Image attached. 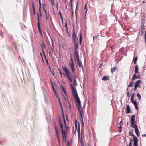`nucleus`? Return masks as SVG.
Returning a JSON list of instances; mask_svg holds the SVG:
<instances>
[{"mask_svg": "<svg viewBox=\"0 0 146 146\" xmlns=\"http://www.w3.org/2000/svg\"><path fill=\"white\" fill-rule=\"evenodd\" d=\"M135 115H133L131 116V125L133 128L135 129L136 127H137V126L136 125V122L135 121Z\"/></svg>", "mask_w": 146, "mask_h": 146, "instance_id": "nucleus-1", "label": "nucleus"}, {"mask_svg": "<svg viewBox=\"0 0 146 146\" xmlns=\"http://www.w3.org/2000/svg\"><path fill=\"white\" fill-rule=\"evenodd\" d=\"M69 66L71 68L72 72H74L75 70L74 67V64L71 56V60L69 61Z\"/></svg>", "mask_w": 146, "mask_h": 146, "instance_id": "nucleus-2", "label": "nucleus"}, {"mask_svg": "<svg viewBox=\"0 0 146 146\" xmlns=\"http://www.w3.org/2000/svg\"><path fill=\"white\" fill-rule=\"evenodd\" d=\"M37 15L38 17V22L37 23V25L38 29V31L41 35H42V31L40 22L39 15V13H37Z\"/></svg>", "mask_w": 146, "mask_h": 146, "instance_id": "nucleus-3", "label": "nucleus"}, {"mask_svg": "<svg viewBox=\"0 0 146 146\" xmlns=\"http://www.w3.org/2000/svg\"><path fill=\"white\" fill-rule=\"evenodd\" d=\"M37 15L38 17V22L37 23V25L38 29V31L41 35H42V31L40 22L39 15V13H37Z\"/></svg>", "mask_w": 146, "mask_h": 146, "instance_id": "nucleus-4", "label": "nucleus"}, {"mask_svg": "<svg viewBox=\"0 0 146 146\" xmlns=\"http://www.w3.org/2000/svg\"><path fill=\"white\" fill-rule=\"evenodd\" d=\"M131 135L133 136V138L134 140V146H138V139L137 137L133 134H132Z\"/></svg>", "mask_w": 146, "mask_h": 146, "instance_id": "nucleus-5", "label": "nucleus"}, {"mask_svg": "<svg viewBox=\"0 0 146 146\" xmlns=\"http://www.w3.org/2000/svg\"><path fill=\"white\" fill-rule=\"evenodd\" d=\"M62 69L63 71L65 73V75L66 77H68L70 76V73L66 67H62Z\"/></svg>", "mask_w": 146, "mask_h": 146, "instance_id": "nucleus-6", "label": "nucleus"}, {"mask_svg": "<svg viewBox=\"0 0 146 146\" xmlns=\"http://www.w3.org/2000/svg\"><path fill=\"white\" fill-rule=\"evenodd\" d=\"M73 96H74V97L75 98L76 101V102H77V104H78V106H79V107L81 106V102H80V100L78 96V94H77V95H75V96L74 95Z\"/></svg>", "mask_w": 146, "mask_h": 146, "instance_id": "nucleus-7", "label": "nucleus"}, {"mask_svg": "<svg viewBox=\"0 0 146 146\" xmlns=\"http://www.w3.org/2000/svg\"><path fill=\"white\" fill-rule=\"evenodd\" d=\"M70 85L73 95H77V94H78L76 88L75 87H74V86H72V84H71Z\"/></svg>", "mask_w": 146, "mask_h": 146, "instance_id": "nucleus-8", "label": "nucleus"}, {"mask_svg": "<svg viewBox=\"0 0 146 146\" xmlns=\"http://www.w3.org/2000/svg\"><path fill=\"white\" fill-rule=\"evenodd\" d=\"M73 39V40L74 42H78V39L77 38L75 33L74 31H73L72 34Z\"/></svg>", "mask_w": 146, "mask_h": 146, "instance_id": "nucleus-9", "label": "nucleus"}, {"mask_svg": "<svg viewBox=\"0 0 146 146\" xmlns=\"http://www.w3.org/2000/svg\"><path fill=\"white\" fill-rule=\"evenodd\" d=\"M136 74H135V73L134 75L133 76L132 78V81H134L135 79H139L140 78V74L138 75H138H137Z\"/></svg>", "mask_w": 146, "mask_h": 146, "instance_id": "nucleus-10", "label": "nucleus"}, {"mask_svg": "<svg viewBox=\"0 0 146 146\" xmlns=\"http://www.w3.org/2000/svg\"><path fill=\"white\" fill-rule=\"evenodd\" d=\"M66 130H64V129L62 130V134L63 135V139L64 140H66V137H67V135L66 134Z\"/></svg>", "mask_w": 146, "mask_h": 146, "instance_id": "nucleus-11", "label": "nucleus"}, {"mask_svg": "<svg viewBox=\"0 0 146 146\" xmlns=\"http://www.w3.org/2000/svg\"><path fill=\"white\" fill-rule=\"evenodd\" d=\"M74 60L76 62L79 60V54H74Z\"/></svg>", "mask_w": 146, "mask_h": 146, "instance_id": "nucleus-12", "label": "nucleus"}, {"mask_svg": "<svg viewBox=\"0 0 146 146\" xmlns=\"http://www.w3.org/2000/svg\"><path fill=\"white\" fill-rule=\"evenodd\" d=\"M126 113H130V108L129 106V105H126Z\"/></svg>", "mask_w": 146, "mask_h": 146, "instance_id": "nucleus-13", "label": "nucleus"}, {"mask_svg": "<svg viewBox=\"0 0 146 146\" xmlns=\"http://www.w3.org/2000/svg\"><path fill=\"white\" fill-rule=\"evenodd\" d=\"M139 68L137 65H136L135 66V74H138V75H139L140 72H138Z\"/></svg>", "mask_w": 146, "mask_h": 146, "instance_id": "nucleus-14", "label": "nucleus"}, {"mask_svg": "<svg viewBox=\"0 0 146 146\" xmlns=\"http://www.w3.org/2000/svg\"><path fill=\"white\" fill-rule=\"evenodd\" d=\"M55 131L56 132V134L57 136L58 139V140L59 142H60L59 139V134H58V127L56 125H55Z\"/></svg>", "mask_w": 146, "mask_h": 146, "instance_id": "nucleus-15", "label": "nucleus"}, {"mask_svg": "<svg viewBox=\"0 0 146 146\" xmlns=\"http://www.w3.org/2000/svg\"><path fill=\"white\" fill-rule=\"evenodd\" d=\"M40 45H41L42 52L44 54V55L45 54L44 51V49H43V47H44V48H45L46 47L44 43L43 42H42V44H40Z\"/></svg>", "mask_w": 146, "mask_h": 146, "instance_id": "nucleus-16", "label": "nucleus"}, {"mask_svg": "<svg viewBox=\"0 0 146 146\" xmlns=\"http://www.w3.org/2000/svg\"><path fill=\"white\" fill-rule=\"evenodd\" d=\"M141 80H139L137 81L135 83V84H134L135 86H136L137 87H139L140 88L141 86L139 84L141 82Z\"/></svg>", "mask_w": 146, "mask_h": 146, "instance_id": "nucleus-17", "label": "nucleus"}, {"mask_svg": "<svg viewBox=\"0 0 146 146\" xmlns=\"http://www.w3.org/2000/svg\"><path fill=\"white\" fill-rule=\"evenodd\" d=\"M78 110L80 112V117H81V120H83V116L82 115V113L81 110H80V107H79V106H78Z\"/></svg>", "mask_w": 146, "mask_h": 146, "instance_id": "nucleus-18", "label": "nucleus"}, {"mask_svg": "<svg viewBox=\"0 0 146 146\" xmlns=\"http://www.w3.org/2000/svg\"><path fill=\"white\" fill-rule=\"evenodd\" d=\"M135 130L137 135L138 137H139L140 135V134L137 127H136V128H135Z\"/></svg>", "mask_w": 146, "mask_h": 146, "instance_id": "nucleus-19", "label": "nucleus"}, {"mask_svg": "<svg viewBox=\"0 0 146 146\" xmlns=\"http://www.w3.org/2000/svg\"><path fill=\"white\" fill-rule=\"evenodd\" d=\"M109 78L108 76H104L102 78V80H103L107 81L109 79Z\"/></svg>", "mask_w": 146, "mask_h": 146, "instance_id": "nucleus-20", "label": "nucleus"}, {"mask_svg": "<svg viewBox=\"0 0 146 146\" xmlns=\"http://www.w3.org/2000/svg\"><path fill=\"white\" fill-rule=\"evenodd\" d=\"M79 35L80 36V38H79V42H80V45L81 44V43L82 41V36L81 35V34L80 33L79 34Z\"/></svg>", "mask_w": 146, "mask_h": 146, "instance_id": "nucleus-21", "label": "nucleus"}, {"mask_svg": "<svg viewBox=\"0 0 146 146\" xmlns=\"http://www.w3.org/2000/svg\"><path fill=\"white\" fill-rule=\"evenodd\" d=\"M145 29V27L144 25H142L141 27V32L143 34Z\"/></svg>", "mask_w": 146, "mask_h": 146, "instance_id": "nucleus-22", "label": "nucleus"}, {"mask_svg": "<svg viewBox=\"0 0 146 146\" xmlns=\"http://www.w3.org/2000/svg\"><path fill=\"white\" fill-rule=\"evenodd\" d=\"M78 62V65L80 67H82V65L81 61L79 60H77Z\"/></svg>", "mask_w": 146, "mask_h": 146, "instance_id": "nucleus-23", "label": "nucleus"}, {"mask_svg": "<svg viewBox=\"0 0 146 146\" xmlns=\"http://www.w3.org/2000/svg\"><path fill=\"white\" fill-rule=\"evenodd\" d=\"M77 131L78 134V137H80V124L78 123V128L77 130Z\"/></svg>", "mask_w": 146, "mask_h": 146, "instance_id": "nucleus-24", "label": "nucleus"}, {"mask_svg": "<svg viewBox=\"0 0 146 146\" xmlns=\"http://www.w3.org/2000/svg\"><path fill=\"white\" fill-rule=\"evenodd\" d=\"M134 82H133L132 80L131 81L128 85V87H131L132 86V85L134 83Z\"/></svg>", "mask_w": 146, "mask_h": 146, "instance_id": "nucleus-25", "label": "nucleus"}, {"mask_svg": "<svg viewBox=\"0 0 146 146\" xmlns=\"http://www.w3.org/2000/svg\"><path fill=\"white\" fill-rule=\"evenodd\" d=\"M117 68L116 67H114L113 68L111 69V72L112 73H113L116 69Z\"/></svg>", "mask_w": 146, "mask_h": 146, "instance_id": "nucleus-26", "label": "nucleus"}, {"mask_svg": "<svg viewBox=\"0 0 146 146\" xmlns=\"http://www.w3.org/2000/svg\"><path fill=\"white\" fill-rule=\"evenodd\" d=\"M78 42H74L75 46L74 49H78Z\"/></svg>", "mask_w": 146, "mask_h": 146, "instance_id": "nucleus-27", "label": "nucleus"}, {"mask_svg": "<svg viewBox=\"0 0 146 146\" xmlns=\"http://www.w3.org/2000/svg\"><path fill=\"white\" fill-rule=\"evenodd\" d=\"M73 85L75 86L77 85V84L76 80L73 81Z\"/></svg>", "mask_w": 146, "mask_h": 146, "instance_id": "nucleus-28", "label": "nucleus"}, {"mask_svg": "<svg viewBox=\"0 0 146 146\" xmlns=\"http://www.w3.org/2000/svg\"><path fill=\"white\" fill-rule=\"evenodd\" d=\"M137 96L138 97V98L139 99V101L141 100V96L140 94L139 93L137 94Z\"/></svg>", "mask_w": 146, "mask_h": 146, "instance_id": "nucleus-29", "label": "nucleus"}, {"mask_svg": "<svg viewBox=\"0 0 146 146\" xmlns=\"http://www.w3.org/2000/svg\"><path fill=\"white\" fill-rule=\"evenodd\" d=\"M62 90L63 91V92L65 93V94L66 95H67V94H66V91L65 90L63 86L62 88Z\"/></svg>", "mask_w": 146, "mask_h": 146, "instance_id": "nucleus-30", "label": "nucleus"}, {"mask_svg": "<svg viewBox=\"0 0 146 146\" xmlns=\"http://www.w3.org/2000/svg\"><path fill=\"white\" fill-rule=\"evenodd\" d=\"M137 57H136L135 58H134V63L135 64H136V62L137 59Z\"/></svg>", "mask_w": 146, "mask_h": 146, "instance_id": "nucleus-31", "label": "nucleus"}, {"mask_svg": "<svg viewBox=\"0 0 146 146\" xmlns=\"http://www.w3.org/2000/svg\"><path fill=\"white\" fill-rule=\"evenodd\" d=\"M134 105V106L137 105V102L136 101H132L131 102Z\"/></svg>", "mask_w": 146, "mask_h": 146, "instance_id": "nucleus-32", "label": "nucleus"}, {"mask_svg": "<svg viewBox=\"0 0 146 146\" xmlns=\"http://www.w3.org/2000/svg\"><path fill=\"white\" fill-rule=\"evenodd\" d=\"M69 127H68L67 125L64 126V128L65 129H66V132H68V128H69Z\"/></svg>", "mask_w": 146, "mask_h": 146, "instance_id": "nucleus-33", "label": "nucleus"}, {"mask_svg": "<svg viewBox=\"0 0 146 146\" xmlns=\"http://www.w3.org/2000/svg\"><path fill=\"white\" fill-rule=\"evenodd\" d=\"M130 142L129 143V146H132V139H130Z\"/></svg>", "mask_w": 146, "mask_h": 146, "instance_id": "nucleus-34", "label": "nucleus"}, {"mask_svg": "<svg viewBox=\"0 0 146 146\" xmlns=\"http://www.w3.org/2000/svg\"><path fill=\"white\" fill-rule=\"evenodd\" d=\"M74 54H78L77 49H74Z\"/></svg>", "mask_w": 146, "mask_h": 146, "instance_id": "nucleus-35", "label": "nucleus"}, {"mask_svg": "<svg viewBox=\"0 0 146 146\" xmlns=\"http://www.w3.org/2000/svg\"><path fill=\"white\" fill-rule=\"evenodd\" d=\"M63 119H64V126L67 125H66V122L65 118L64 117V115L63 114Z\"/></svg>", "mask_w": 146, "mask_h": 146, "instance_id": "nucleus-36", "label": "nucleus"}, {"mask_svg": "<svg viewBox=\"0 0 146 146\" xmlns=\"http://www.w3.org/2000/svg\"><path fill=\"white\" fill-rule=\"evenodd\" d=\"M68 79L69 81L70 82H72V78H71L70 76H69V77H68Z\"/></svg>", "mask_w": 146, "mask_h": 146, "instance_id": "nucleus-37", "label": "nucleus"}, {"mask_svg": "<svg viewBox=\"0 0 146 146\" xmlns=\"http://www.w3.org/2000/svg\"><path fill=\"white\" fill-rule=\"evenodd\" d=\"M58 13L59 14L60 17H62V14L61 13V11H59L58 12Z\"/></svg>", "mask_w": 146, "mask_h": 146, "instance_id": "nucleus-38", "label": "nucleus"}, {"mask_svg": "<svg viewBox=\"0 0 146 146\" xmlns=\"http://www.w3.org/2000/svg\"><path fill=\"white\" fill-rule=\"evenodd\" d=\"M60 127L61 128V130H62V129H63V126L62 125V123H60Z\"/></svg>", "mask_w": 146, "mask_h": 146, "instance_id": "nucleus-39", "label": "nucleus"}, {"mask_svg": "<svg viewBox=\"0 0 146 146\" xmlns=\"http://www.w3.org/2000/svg\"><path fill=\"white\" fill-rule=\"evenodd\" d=\"M65 27L66 28V29H67V31H68V27L66 22L65 23Z\"/></svg>", "mask_w": 146, "mask_h": 146, "instance_id": "nucleus-40", "label": "nucleus"}, {"mask_svg": "<svg viewBox=\"0 0 146 146\" xmlns=\"http://www.w3.org/2000/svg\"><path fill=\"white\" fill-rule=\"evenodd\" d=\"M81 124L83 127H84V122H83V120H81Z\"/></svg>", "mask_w": 146, "mask_h": 146, "instance_id": "nucleus-41", "label": "nucleus"}, {"mask_svg": "<svg viewBox=\"0 0 146 146\" xmlns=\"http://www.w3.org/2000/svg\"><path fill=\"white\" fill-rule=\"evenodd\" d=\"M134 87L133 89V91H135L137 89V87L135 85H134Z\"/></svg>", "mask_w": 146, "mask_h": 146, "instance_id": "nucleus-42", "label": "nucleus"}, {"mask_svg": "<svg viewBox=\"0 0 146 146\" xmlns=\"http://www.w3.org/2000/svg\"><path fill=\"white\" fill-rule=\"evenodd\" d=\"M58 70L60 72V76L61 77H62V73L60 69H59L58 68Z\"/></svg>", "mask_w": 146, "mask_h": 146, "instance_id": "nucleus-43", "label": "nucleus"}, {"mask_svg": "<svg viewBox=\"0 0 146 146\" xmlns=\"http://www.w3.org/2000/svg\"><path fill=\"white\" fill-rule=\"evenodd\" d=\"M69 5H70L71 6V9L72 10V4L71 5V0L69 2Z\"/></svg>", "mask_w": 146, "mask_h": 146, "instance_id": "nucleus-44", "label": "nucleus"}, {"mask_svg": "<svg viewBox=\"0 0 146 146\" xmlns=\"http://www.w3.org/2000/svg\"><path fill=\"white\" fill-rule=\"evenodd\" d=\"M134 100V97H131V102L132 101H133Z\"/></svg>", "mask_w": 146, "mask_h": 146, "instance_id": "nucleus-45", "label": "nucleus"}, {"mask_svg": "<svg viewBox=\"0 0 146 146\" xmlns=\"http://www.w3.org/2000/svg\"><path fill=\"white\" fill-rule=\"evenodd\" d=\"M59 104H60V106L62 108V104L60 102L59 99Z\"/></svg>", "mask_w": 146, "mask_h": 146, "instance_id": "nucleus-46", "label": "nucleus"}, {"mask_svg": "<svg viewBox=\"0 0 146 146\" xmlns=\"http://www.w3.org/2000/svg\"><path fill=\"white\" fill-rule=\"evenodd\" d=\"M45 15H46V19L48 20H49V17L47 15V14H46Z\"/></svg>", "mask_w": 146, "mask_h": 146, "instance_id": "nucleus-47", "label": "nucleus"}, {"mask_svg": "<svg viewBox=\"0 0 146 146\" xmlns=\"http://www.w3.org/2000/svg\"><path fill=\"white\" fill-rule=\"evenodd\" d=\"M51 2L52 3V5H53L54 4V0H51Z\"/></svg>", "mask_w": 146, "mask_h": 146, "instance_id": "nucleus-48", "label": "nucleus"}, {"mask_svg": "<svg viewBox=\"0 0 146 146\" xmlns=\"http://www.w3.org/2000/svg\"><path fill=\"white\" fill-rule=\"evenodd\" d=\"M127 96L128 97H129V92H128L127 93Z\"/></svg>", "mask_w": 146, "mask_h": 146, "instance_id": "nucleus-49", "label": "nucleus"}, {"mask_svg": "<svg viewBox=\"0 0 146 146\" xmlns=\"http://www.w3.org/2000/svg\"><path fill=\"white\" fill-rule=\"evenodd\" d=\"M135 108L136 110H137L138 109V107L137 106V105H135Z\"/></svg>", "mask_w": 146, "mask_h": 146, "instance_id": "nucleus-50", "label": "nucleus"}, {"mask_svg": "<svg viewBox=\"0 0 146 146\" xmlns=\"http://www.w3.org/2000/svg\"><path fill=\"white\" fill-rule=\"evenodd\" d=\"M46 62L47 64H48V59H46Z\"/></svg>", "mask_w": 146, "mask_h": 146, "instance_id": "nucleus-51", "label": "nucleus"}, {"mask_svg": "<svg viewBox=\"0 0 146 146\" xmlns=\"http://www.w3.org/2000/svg\"><path fill=\"white\" fill-rule=\"evenodd\" d=\"M59 122V124H60V123H62L61 121V119H60L58 120Z\"/></svg>", "mask_w": 146, "mask_h": 146, "instance_id": "nucleus-52", "label": "nucleus"}, {"mask_svg": "<svg viewBox=\"0 0 146 146\" xmlns=\"http://www.w3.org/2000/svg\"><path fill=\"white\" fill-rule=\"evenodd\" d=\"M77 125V122H76H76H75V127H76V128Z\"/></svg>", "mask_w": 146, "mask_h": 146, "instance_id": "nucleus-53", "label": "nucleus"}, {"mask_svg": "<svg viewBox=\"0 0 146 146\" xmlns=\"http://www.w3.org/2000/svg\"><path fill=\"white\" fill-rule=\"evenodd\" d=\"M51 83L52 84V88H53V87H54V86H53V83L52 81H51Z\"/></svg>", "mask_w": 146, "mask_h": 146, "instance_id": "nucleus-54", "label": "nucleus"}, {"mask_svg": "<svg viewBox=\"0 0 146 146\" xmlns=\"http://www.w3.org/2000/svg\"><path fill=\"white\" fill-rule=\"evenodd\" d=\"M142 136L143 137H146V134L145 133V134H143L142 135Z\"/></svg>", "mask_w": 146, "mask_h": 146, "instance_id": "nucleus-55", "label": "nucleus"}, {"mask_svg": "<svg viewBox=\"0 0 146 146\" xmlns=\"http://www.w3.org/2000/svg\"><path fill=\"white\" fill-rule=\"evenodd\" d=\"M72 16H73V11L72 10Z\"/></svg>", "mask_w": 146, "mask_h": 146, "instance_id": "nucleus-56", "label": "nucleus"}, {"mask_svg": "<svg viewBox=\"0 0 146 146\" xmlns=\"http://www.w3.org/2000/svg\"><path fill=\"white\" fill-rule=\"evenodd\" d=\"M45 13V15L46 14H47V12H46V9H44V10Z\"/></svg>", "mask_w": 146, "mask_h": 146, "instance_id": "nucleus-57", "label": "nucleus"}, {"mask_svg": "<svg viewBox=\"0 0 146 146\" xmlns=\"http://www.w3.org/2000/svg\"><path fill=\"white\" fill-rule=\"evenodd\" d=\"M131 97H134V93H133V94H132Z\"/></svg>", "mask_w": 146, "mask_h": 146, "instance_id": "nucleus-58", "label": "nucleus"}, {"mask_svg": "<svg viewBox=\"0 0 146 146\" xmlns=\"http://www.w3.org/2000/svg\"><path fill=\"white\" fill-rule=\"evenodd\" d=\"M34 15L35 14V10H33Z\"/></svg>", "mask_w": 146, "mask_h": 146, "instance_id": "nucleus-59", "label": "nucleus"}, {"mask_svg": "<svg viewBox=\"0 0 146 146\" xmlns=\"http://www.w3.org/2000/svg\"><path fill=\"white\" fill-rule=\"evenodd\" d=\"M53 89L54 90V92H55L56 91H55V88H54V87H53Z\"/></svg>", "mask_w": 146, "mask_h": 146, "instance_id": "nucleus-60", "label": "nucleus"}, {"mask_svg": "<svg viewBox=\"0 0 146 146\" xmlns=\"http://www.w3.org/2000/svg\"><path fill=\"white\" fill-rule=\"evenodd\" d=\"M32 7H34V4L33 3H32Z\"/></svg>", "mask_w": 146, "mask_h": 146, "instance_id": "nucleus-61", "label": "nucleus"}, {"mask_svg": "<svg viewBox=\"0 0 146 146\" xmlns=\"http://www.w3.org/2000/svg\"><path fill=\"white\" fill-rule=\"evenodd\" d=\"M33 10H35V7H32Z\"/></svg>", "mask_w": 146, "mask_h": 146, "instance_id": "nucleus-62", "label": "nucleus"}, {"mask_svg": "<svg viewBox=\"0 0 146 146\" xmlns=\"http://www.w3.org/2000/svg\"><path fill=\"white\" fill-rule=\"evenodd\" d=\"M39 12H40V15L41 16H42V14H41V10L40 9L39 10Z\"/></svg>", "mask_w": 146, "mask_h": 146, "instance_id": "nucleus-63", "label": "nucleus"}, {"mask_svg": "<svg viewBox=\"0 0 146 146\" xmlns=\"http://www.w3.org/2000/svg\"><path fill=\"white\" fill-rule=\"evenodd\" d=\"M39 0V4H40V5H41V0Z\"/></svg>", "mask_w": 146, "mask_h": 146, "instance_id": "nucleus-64", "label": "nucleus"}]
</instances>
